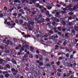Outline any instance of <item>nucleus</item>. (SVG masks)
<instances>
[{
  "label": "nucleus",
  "mask_w": 78,
  "mask_h": 78,
  "mask_svg": "<svg viewBox=\"0 0 78 78\" xmlns=\"http://www.w3.org/2000/svg\"><path fill=\"white\" fill-rule=\"evenodd\" d=\"M22 42H23L22 45L23 48H21V51H24L25 48L26 49H29V46L27 45V42L25 41H23Z\"/></svg>",
  "instance_id": "f257e3e1"
},
{
  "label": "nucleus",
  "mask_w": 78,
  "mask_h": 78,
  "mask_svg": "<svg viewBox=\"0 0 78 78\" xmlns=\"http://www.w3.org/2000/svg\"><path fill=\"white\" fill-rule=\"evenodd\" d=\"M76 17V16L75 15L72 17H71V16H69V17H66L64 18V20L66 22H69V20H72V19H74Z\"/></svg>",
  "instance_id": "f03ea898"
},
{
  "label": "nucleus",
  "mask_w": 78,
  "mask_h": 78,
  "mask_svg": "<svg viewBox=\"0 0 78 78\" xmlns=\"http://www.w3.org/2000/svg\"><path fill=\"white\" fill-rule=\"evenodd\" d=\"M37 66L38 67V68H41V67L42 66H43V63L40 62L39 60L36 61Z\"/></svg>",
  "instance_id": "7ed1b4c3"
},
{
  "label": "nucleus",
  "mask_w": 78,
  "mask_h": 78,
  "mask_svg": "<svg viewBox=\"0 0 78 78\" xmlns=\"http://www.w3.org/2000/svg\"><path fill=\"white\" fill-rule=\"evenodd\" d=\"M14 9L13 8H11L9 10L7 11H5V12L7 14H8L9 16H11V11H12Z\"/></svg>",
  "instance_id": "20e7f679"
},
{
  "label": "nucleus",
  "mask_w": 78,
  "mask_h": 78,
  "mask_svg": "<svg viewBox=\"0 0 78 78\" xmlns=\"http://www.w3.org/2000/svg\"><path fill=\"white\" fill-rule=\"evenodd\" d=\"M3 42H4V43H5L6 44H7V45H8V44H9L10 45H13L14 44L13 42H12L10 41L9 40H8L7 41H6V40H3Z\"/></svg>",
  "instance_id": "39448f33"
},
{
  "label": "nucleus",
  "mask_w": 78,
  "mask_h": 78,
  "mask_svg": "<svg viewBox=\"0 0 78 78\" xmlns=\"http://www.w3.org/2000/svg\"><path fill=\"white\" fill-rule=\"evenodd\" d=\"M73 6L72 5H68L66 6V8H62V9H63L64 11H67V9H68V8H72L73 7Z\"/></svg>",
  "instance_id": "423d86ee"
},
{
  "label": "nucleus",
  "mask_w": 78,
  "mask_h": 78,
  "mask_svg": "<svg viewBox=\"0 0 78 78\" xmlns=\"http://www.w3.org/2000/svg\"><path fill=\"white\" fill-rule=\"evenodd\" d=\"M45 19H41L40 20H38L37 21V23H38L39 24H40V23H43L45 22V20H44Z\"/></svg>",
  "instance_id": "0eeeda50"
},
{
  "label": "nucleus",
  "mask_w": 78,
  "mask_h": 78,
  "mask_svg": "<svg viewBox=\"0 0 78 78\" xmlns=\"http://www.w3.org/2000/svg\"><path fill=\"white\" fill-rule=\"evenodd\" d=\"M39 70L37 69L36 70L34 75L36 76H39Z\"/></svg>",
  "instance_id": "6e6552de"
},
{
  "label": "nucleus",
  "mask_w": 78,
  "mask_h": 78,
  "mask_svg": "<svg viewBox=\"0 0 78 78\" xmlns=\"http://www.w3.org/2000/svg\"><path fill=\"white\" fill-rule=\"evenodd\" d=\"M36 37H39V36H41V35L42 34V33L40 31H38L36 32Z\"/></svg>",
  "instance_id": "1a4fd4ad"
},
{
  "label": "nucleus",
  "mask_w": 78,
  "mask_h": 78,
  "mask_svg": "<svg viewBox=\"0 0 78 78\" xmlns=\"http://www.w3.org/2000/svg\"><path fill=\"white\" fill-rule=\"evenodd\" d=\"M30 54V52H29V51H28L27 52V55H25V56L23 57V61H24L25 59H27V58L28 56V55H29Z\"/></svg>",
  "instance_id": "9d476101"
},
{
  "label": "nucleus",
  "mask_w": 78,
  "mask_h": 78,
  "mask_svg": "<svg viewBox=\"0 0 78 78\" xmlns=\"http://www.w3.org/2000/svg\"><path fill=\"white\" fill-rule=\"evenodd\" d=\"M33 28V26L30 25H28V29L30 30V31H32Z\"/></svg>",
  "instance_id": "9b49d317"
},
{
  "label": "nucleus",
  "mask_w": 78,
  "mask_h": 78,
  "mask_svg": "<svg viewBox=\"0 0 78 78\" xmlns=\"http://www.w3.org/2000/svg\"><path fill=\"white\" fill-rule=\"evenodd\" d=\"M48 36V35L47 34H45L44 36V40L45 41H47V40H48V38L47 37Z\"/></svg>",
  "instance_id": "f8f14e48"
},
{
  "label": "nucleus",
  "mask_w": 78,
  "mask_h": 78,
  "mask_svg": "<svg viewBox=\"0 0 78 78\" xmlns=\"http://www.w3.org/2000/svg\"><path fill=\"white\" fill-rule=\"evenodd\" d=\"M41 53L43 54V55L44 56H45L46 55V54H47V52L45 51L44 50H41Z\"/></svg>",
  "instance_id": "ddd939ff"
},
{
  "label": "nucleus",
  "mask_w": 78,
  "mask_h": 78,
  "mask_svg": "<svg viewBox=\"0 0 78 78\" xmlns=\"http://www.w3.org/2000/svg\"><path fill=\"white\" fill-rule=\"evenodd\" d=\"M60 21L61 22V23H62L63 25L64 26H66V22H65L64 21H63L62 20V19L61 18L60 19Z\"/></svg>",
  "instance_id": "4468645a"
},
{
  "label": "nucleus",
  "mask_w": 78,
  "mask_h": 78,
  "mask_svg": "<svg viewBox=\"0 0 78 78\" xmlns=\"http://www.w3.org/2000/svg\"><path fill=\"white\" fill-rule=\"evenodd\" d=\"M30 21H29L28 22V25H34V22H30Z\"/></svg>",
  "instance_id": "2eb2a0df"
},
{
  "label": "nucleus",
  "mask_w": 78,
  "mask_h": 78,
  "mask_svg": "<svg viewBox=\"0 0 78 78\" xmlns=\"http://www.w3.org/2000/svg\"><path fill=\"white\" fill-rule=\"evenodd\" d=\"M62 55V57H63V56H64V55H66V54L63 53V52H59L58 55Z\"/></svg>",
  "instance_id": "dca6fc26"
},
{
  "label": "nucleus",
  "mask_w": 78,
  "mask_h": 78,
  "mask_svg": "<svg viewBox=\"0 0 78 78\" xmlns=\"http://www.w3.org/2000/svg\"><path fill=\"white\" fill-rule=\"evenodd\" d=\"M26 19H27V20H28V22H29V21H31V18L29 16H26Z\"/></svg>",
  "instance_id": "f3484780"
},
{
  "label": "nucleus",
  "mask_w": 78,
  "mask_h": 78,
  "mask_svg": "<svg viewBox=\"0 0 78 78\" xmlns=\"http://www.w3.org/2000/svg\"><path fill=\"white\" fill-rule=\"evenodd\" d=\"M21 47V45L20 44H19L17 45L16 48V50H18L19 49V48H20Z\"/></svg>",
  "instance_id": "a211bd4d"
},
{
  "label": "nucleus",
  "mask_w": 78,
  "mask_h": 78,
  "mask_svg": "<svg viewBox=\"0 0 78 78\" xmlns=\"http://www.w3.org/2000/svg\"><path fill=\"white\" fill-rule=\"evenodd\" d=\"M28 77H32L33 76V74L31 73H29L28 74H27Z\"/></svg>",
  "instance_id": "6ab92c4d"
},
{
  "label": "nucleus",
  "mask_w": 78,
  "mask_h": 78,
  "mask_svg": "<svg viewBox=\"0 0 78 78\" xmlns=\"http://www.w3.org/2000/svg\"><path fill=\"white\" fill-rule=\"evenodd\" d=\"M30 48L31 50V51L33 52V53H34L35 51H33V50H34V48L32 46H31L30 47Z\"/></svg>",
  "instance_id": "aec40b11"
},
{
  "label": "nucleus",
  "mask_w": 78,
  "mask_h": 78,
  "mask_svg": "<svg viewBox=\"0 0 78 78\" xmlns=\"http://www.w3.org/2000/svg\"><path fill=\"white\" fill-rule=\"evenodd\" d=\"M76 8H78V5H76L73 8V10H75L76 9Z\"/></svg>",
  "instance_id": "412c9836"
},
{
  "label": "nucleus",
  "mask_w": 78,
  "mask_h": 78,
  "mask_svg": "<svg viewBox=\"0 0 78 78\" xmlns=\"http://www.w3.org/2000/svg\"><path fill=\"white\" fill-rule=\"evenodd\" d=\"M30 70L32 72H35V69H34V68H30Z\"/></svg>",
  "instance_id": "4be33fe9"
},
{
  "label": "nucleus",
  "mask_w": 78,
  "mask_h": 78,
  "mask_svg": "<svg viewBox=\"0 0 78 78\" xmlns=\"http://www.w3.org/2000/svg\"><path fill=\"white\" fill-rule=\"evenodd\" d=\"M46 7L48 8V9L49 10H50L51 9L52 7H50L48 6V5H46Z\"/></svg>",
  "instance_id": "5701e85b"
},
{
  "label": "nucleus",
  "mask_w": 78,
  "mask_h": 78,
  "mask_svg": "<svg viewBox=\"0 0 78 78\" xmlns=\"http://www.w3.org/2000/svg\"><path fill=\"white\" fill-rule=\"evenodd\" d=\"M54 37L52 35L51 36H49V39H54Z\"/></svg>",
  "instance_id": "b1692460"
},
{
  "label": "nucleus",
  "mask_w": 78,
  "mask_h": 78,
  "mask_svg": "<svg viewBox=\"0 0 78 78\" xmlns=\"http://www.w3.org/2000/svg\"><path fill=\"white\" fill-rule=\"evenodd\" d=\"M12 62L13 63V64H16V60H14V59H12Z\"/></svg>",
  "instance_id": "393cba45"
},
{
  "label": "nucleus",
  "mask_w": 78,
  "mask_h": 78,
  "mask_svg": "<svg viewBox=\"0 0 78 78\" xmlns=\"http://www.w3.org/2000/svg\"><path fill=\"white\" fill-rule=\"evenodd\" d=\"M6 67L8 69H10L11 68V66L9 64H7L6 65Z\"/></svg>",
  "instance_id": "a878e982"
},
{
  "label": "nucleus",
  "mask_w": 78,
  "mask_h": 78,
  "mask_svg": "<svg viewBox=\"0 0 78 78\" xmlns=\"http://www.w3.org/2000/svg\"><path fill=\"white\" fill-rule=\"evenodd\" d=\"M24 37H30V35L27 34V35H25Z\"/></svg>",
  "instance_id": "bb28decb"
},
{
  "label": "nucleus",
  "mask_w": 78,
  "mask_h": 78,
  "mask_svg": "<svg viewBox=\"0 0 78 78\" xmlns=\"http://www.w3.org/2000/svg\"><path fill=\"white\" fill-rule=\"evenodd\" d=\"M72 40L71 39H69L68 40V43H69V44H72Z\"/></svg>",
  "instance_id": "cd10ccee"
},
{
  "label": "nucleus",
  "mask_w": 78,
  "mask_h": 78,
  "mask_svg": "<svg viewBox=\"0 0 78 78\" xmlns=\"http://www.w3.org/2000/svg\"><path fill=\"white\" fill-rule=\"evenodd\" d=\"M24 9H25V10H27V11H30V9L28 8L27 7H24Z\"/></svg>",
  "instance_id": "c85d7f7f"
},
{
  "label": "nucleus",
  "mask_w": 78,
  "mask_h": 78,
  "mask_svg": "<svg viewBox=\"0 0 78 78\" xmlns=\"http://www.w3.org/2000/svg\"><path fill=\"white\" fill-rule=\"evenodd\" d=\"M5 76L6 78H8V77H9V74L8 73H6L5 74Z\"/></svg>",
  "instance_id": "c756f323"
},
{
  "label": "nucleus",
  "mask_w": 78,
  "mask_h": 78,
  "mask_svg": "<svg viewBox=\"0 0 78 78\" xmlns=\"http://www.w3.org/2000/svg\"><path fill=\"white\" fill-rule=\"evenodd\" d=\"M66 56L67 58H69V55L68 53H67L66 54H65V55H63V57H64V56Z\"/></svg>",
  "instance_id": "7c9ffc66"
},
{
  "label": "nucleus",
  "mask_w": 78,
  "mask_h": 78,
  "mask_svg": "<svg viewBox=\"0 0 78 78\" xmlns=\"http://www.w3.org/2000/svg\"><path fill=\"white\" fill-rule=\"evenodd\" d=\"M25 60H26V62H30V61H31V60L29 59L28 58H27V59L26 58Z\"/></svg>",
  "instance_id": "2f4dec72"
},
{
  "label": "nucleus",
  "mask_w": 78,
  "mask_h": 78,
  "mask_svg": "<svg viewBox=\"0 0 78 78\" xmlns=\"http://www.w3.org/2000/svg\"><path fill=\"white\" fill-rule=\"evenodd\" d=\"M73 13L72 12H69L68 13V15L69 16H73Z\"/></svg>",
  "instance_id": "473e14b6"
},
{
  "label": "nucleus",
  "mask_w": 78,
  "mask_h": 78,
  "mask_svg": "<svg viewBox=\"0 0 78 78\" xmlns=\"http://www.w3.org/2000/svg\"><path fill=\"white\" fill-rule=\"evenodd\" d=\"M12 26H13V27H11V28H12V27H14V26H15L16 25V23H13L12 24H10V26H12Z\"/></svg>",
  "instance_id": "72a5a7b5"
},
{
  "label": "nucleus",
  "mask_w": 78,
  "mask_h": 78,
  "mask_svg": "<svg viewBox=\"0 0 78 78\" xmlns=\"http://www.w3.org/2000/svg\"><path fill=\"white\" fill-rule=\"evenodd\" d=\"M51 19L53 20H54V21H56V18L55 17H53L51 18Z\"/></svg>",
  "instance_id": "f704fd0d"
},
{
  "label": "nucleus",
  "mask_w": 78,
  "mask_h": 78,
  "mask_svg": "<svg viewBox=\"0 0 78 78\" xmlns=\"http://www.w3.org/2000/svg\"><path fill=\"white\" fill-rule=\"evenodd\" d=\"M38 17L39 19H41V18H42V15L41 14H40L38 16Z\"/></svg>",
  "instance_id": "c9c22d12"
},
{
  "label": "nucleus",
  "mask_w": 78,
  "mask_h": 78,
  "mask_svg": "<svg viewBox=\"0 0 78 78\" xmlns=\"http://www.w3.org/2000/svg\"><path fill=\"white\" fill-rule=\"evenodd\" d=\"M29 58H33V55L32 54H30L29 55Z\"/></svg>",
  "instance_id": "e433bc0d"
},
{
  "label": "nucleus",
  "mask_w": 78,
  "mask_h": 78,
  "mask_svg": "<svg viewBox=\"0 0 78 78\" xmlns=\"http://www.w3.org/2000/svg\"><path fill=\"white\" fill-rule=\"evenodd\" d=\"M57 11H58V10H55V12H56L57 15V16H59V15L60 14L58 12H57Z\"/></svg>",
  "instance_id": "4c0bfd02"
},
{
  "label": "nucleus",
  "mask_w": 78,
  "mask_h": 78,
  "mask_svg": "<svg viewBox=\"0 0 78 78\" xmlns=\"http://www.w3.org/2000/svg\"><path fill=\"white\" fill-rule=\"evenodd\" d=\"M46 67H50L51 66V65H50L49 63H47L46 65Z\"/></svg>",
  "instance_id": "58836bf2"
},
{
  "label": "nucleus",
  "mask_w": 78,
  "mask_h": 78,
  "mask_svg": "<svg viewBox=\"0 0 78 78\" xmlns=\"http://www.w3.org/2000/svg\"><path fill=\"white\" fill-rule=\"evenodd\" d=\"M20 23L21 24L22 23H23V20H20Z\"/></svg>",
  "instance_id": "ea45409f"
},
{
  "label": "nucleus",
  "mask_w": 78,
  "mask_h": 78,
  "mask_svg": "<svg viewBox=\"0 0 78 78\" xmlns=\"http://www.w3.org/2000/svg\"><path fill=\"white\" fill-rule=\"evenodd\" d=\"M40 56L41 58H40L39 61H40V62H41V61H42V55H40Z\"/></svg>",
  "instance_id": "a19ab883"
},
{
  "label": "nucleus",
  "mask_w": 78,
  "mask_h": 78,
  "mask_svg": "<svg viewBox=\"0 0 78 78\" xmlns=\"http://www.w3.org/2000/svg\"><path fill=\"white\" fill-rule=\"evenodd\" d=\"M57 71L58 72H62V70H61V69H57Z\"/></svg>",
  "instance_id": "79ce46f5"
},
{
  "label": "nucleus",
  "mask_w": 78,
  "mask_h": 78,
  "mask_svg": "<svg viewBox=\"0 0 78 78\" xmlns=\"http://www.w3.org/2000/svg\"><path fill=\"white\" fill-rule=\"evenodd\" d=\"M16 41H17V39L15 38H14L13 39V41H12V42L13 43V42H16Z\"/></svg>",
  "instance_id": "37998d69"
},
{
  "label": "nucleus",
  "mask_w": 78,
  "mask_h": 78,
  "mask_svg": "<svg viewBox=\"0 0 78 78\" xmlns=\"http://www.w3.org/2000/svg\"><path fill=\"white\" fill-rule=\"evenodd\" d=\"M54 37H55V38H58V35L57 34H54Z\"/></svg>",
  "instance_id": "c03bdc74"
},
{
  "label": "nucleus",
  "mask_w": 78,
  "mask_h": 78,
  "mask_svg": "<svg viewBox=\"0 0 78 78\" xmlns=\"http://www.w3.org/2000/svg\"><path fill=\"white\" fill-rule=\"evenodd\" d=\"M45 20H46L48 22H49V21H50V19H49L47 18H46Z\"/></svg>",
  "instance_id": "a18cd8bd"
},
{
  "label": "nucleus",
  "mask_w": 78,
  "mask_h": 78,
  "mask_svg": "<svg viewBox=\"0 0 78 78\" xmlns=\"http://www.w3.org/2000/svg\"><path fill=\"white\" fill-rule=\"evenodd\" d=\"M7 9H8V8H7V7H6V6H5L4 7V10H7Z\"/></svg>",
  "instance_id": "49530a36"
},
{
  "label": "nucleus",
  "mask_w": 78,
  "mask_h": 78,
  "mask_svg": "<svg viewBox=\"0 0 78 78\" xmlns=\"http://www.w3.org/2000/svg\"><path fill=\"white\" fill-rule=\"evenodd\" d=\"M15 22L16 23H19V20L17 19H16L15 20Z\"/></svg>",
  "instance_id": "de8ad7c7"
},
{
  "label": "nucleus",
  "mask_w": 78,
  "mask_h": 78,
  "mask_svg": "<svg viewBox=\"0 0 78 78\" xmlns=\"http://www.w3.org/2000/svg\"><path fill=\"white\" fill-rule=\"evenodd\" d=\"M56 6H57V8H60V7H61V5L59 4H57L56 5Z\"/></svg>",
  "instance_id": "09e8293b"
},
{
  "label": "nucleus",
  "mask_w": 78,
  "mask_h": 78,
  "mask_svg": "<svg viewBox=\"0 0 78 78\" xmlns=\"http://www.w3.org/2000/svg\"><path fill=\"white\" fill-rule=\"evenodd\" d=\"M13 16H15V17H16L17 16V14L16 13H14L12 14Z\"/></svg>",
  "instance_id": "8fccbe9b"
},
{
  "label": "nucleus",
  "mask_w": 78,
  "mask_h": 78,
  "mask_svg": "<svg viewBox=\"0 0 78 78\" xmlns=\"http://www.w3.org/2000/svg\"><path fill=\"white\" fill-rule=\"evenodd\" d=\"M57 75H58V76H61V73H57Z\"/></svg>",
  "instance_id": "3c124183"
},
{
  "label": "nucleus",
  "mask_w": 78,
  "mask_h": 78,
  "mask_svg": "<svg viewBox=\"0 0 78 78\" xmlns=\"http://www.w3.org/2000/svg\"><path fill=\"white\" fill-rule=\"evenodd\" d=\"M49 32L50 34H53V32L51 30H49Z\"/></svg>",
  "instance_id": "603ef678"
},
{
  "label": "nucleus",
  "mask_w": 78,
  "mask_h": 78,
  "mask_svg": "<svg viewBox=\"0 0 78 78\" xmlns=\"http://www.w3.org/2000/svg\"><path fill=\"white\" fill-rule=\"evenodd\" d=\"M3 60L2 59H0V64H2V61H3Z\"/></svg>",
  "instance_id": "864d4df0"
},
{
  "label": "nucleus",
  "mask_w": 78,
  "mask_h": 78,
  "mask_svg": "<svg viewBox=\"0 0 78 78\" xmlns=\"http://www.w3.org/2000/svg\"><path fill=\"white\" fill-rule=\"evenodd\" d=\"M58 31H61V28L60 27H58Z\"/></svg>",
  "instance_id": "5fc2aeb1"
},
{
  "label": "nucleus",
  "mask_w": 78,
  "mask_h": 78,
  "mask_svg": "<svg viewBox=\"0 0 78 78\" xmlns=\"http://www.w3.org/2000/svg\"><path fill=\"white\" fill-rule=\"evenodd\" d=\"M14 50H12L11 51V53L12 54H14Z\"/></svg>",
  "instance_id": "6e6d98bb"
},
{
  "label": "nucleus",
  "mask_w": 78,
  "mask_h": 78,
  "mask_svg": "<svg viewBox=\"0 0 78 78\" xmlns=\"http://www.w3.org/2000/svg\"><path fill=\"white\" fill-rule=\"evenodd\" d=\"M9 52H10V51H9L6 50L5 51V53H9Z\"/></svg>",
  "instance_id": "4d7b16f0"
},
{
  "label": "nucleus",
  "mask_w": 78,
  "mask_h": 78,
  "mask_svg": "<svg viewBox=\"0 0 78 78\" xmlns=\"http://www.w3.org/2000/svg\"><path fill=\"white\" fill-rule=\"evenodd\" d=\"M57 66H59V65H60V62L58 61V62L57 63Z\"/></svg>",
  "instance_id": "13d9d810"
},
{
  "label": "nucleus",
  "mask_w": 78,
  "mask_h": 78,
  "mask_svg": "<svg viewBox=\"0 0 78 78\" xmlns=\"http://www.w3.org/2000/svg\"><path fill=\"white\" fill-rule=\"evenodd\" d=\"M66 76H67V75L66 74H63V77H62V78H64L65 77H66Z\"/></svg>",
  "instance_id": "bf43d9fd"
},
{
  "label": "nucleus",
  "mask_w": 78,
  "mask_h": 78,
  "mask_svg": "<svg viewBox=\"0 0 78 78\" xmlns=\"http://www.w3.org/2000/svg\"><path fill=\"white\" fill-rule=\"evenodd\" d=\"M0 48H2V50L4 49V47L3 46H0Z\"/></svg>",
  "instance_id": "052dcab7"
},
{
  "label": "nucleus",
  "mask_w": 78,
  "mask_h": 78,
  "mask_svg": "<svg viewBox=\"0 0 78 78\" xmlns=\"http://www.w3.org/2000/svg\"><path fill=\"white\" fill-rule=\"evenodd\" d=\"M57 22H59V20L58 19H56V21Z\"/></svg>",
  "instance_id": "680f3d73"
},
{
  "label": "nucleus",
  "mask_w": 78,
  "mask_h": 78,
  "mask_svg": "<svg viewBox=\"0 0 78 78\" xmlns=\"http://www.w3.org/2000/svg\"><path fill=\"white\" fill-rule=\"evenodd\" d=\"M41 43L42 44H44V41H43V40H41Z\"/></svg>",
  "instance_id": "e2e57ef3"
},
{
  "label": "nucleus",
  "mask_w": 78,
  "mask_h": 78,
  "mask_svg": "<svg viewBox=\"0 0 78 78\" xmlns=\"http://www.w3.org/2000/svg\"><path fill=\"white\" fill-rule=\"evenodd\" d=\"M69 73L70 74H72L73 73V72L72 71H69Z\"/></svg>",
  "instance_id": "0e129e2a"
},
{
  "label": "nucleus",
  "mask_w": 78,
  "mask_h": 78,
  "mask_svg": "<svg viewBox=\"0 0 78 78\" xmlns=\"http://www.w3.org/2000/svg\"><path fill=\"white\" fill-rule=\"evenodd\" d=\"M22 13H19L18 14V17H21V16H22Z\"/></svg>",
  "instance_id": "69168bd1"
},
{
  "label": "nucleus",
  "mask_w": 78,
  "mask_h": 78,
  "mask_svg": "<svg viewBox=\"0 0 78 78\" xmlns=\"http://www.w3.org/2000/svg\"><path fill=\"white\" fill-rule=\"evenodd\" d=\"M24 26H28L27 23H26V22L24 23Z\"/></svg>",
  "instance_id": "338daca9"
},
{
  "label": "nucleus",
  "mask_w": 78,
  "mask_h": 78,
  "mask_svg": "<svg viewBox=\"0 0 78 78\" xmlns=\"http://www.w3.org/2000/svg\"><path fill=\"white\" fill-rule=\"evenodd\" d=\"M7 25H10V22H8L7 23Z\"/></svg>",
  "instance_id": "774afa93"
}]
</instances>
